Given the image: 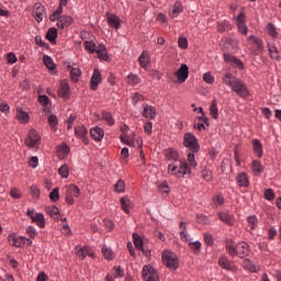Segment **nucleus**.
<instances>
[{
  "label": "nucleus",
  "instance_id": "obj_1",
  "mask_svg": "<svg viewBox=\"0 0 281 281\" xmlns=\"http://www.w3.org/2000/svg\"><path fill=\"white\" fill-rule=\"evenodd\" d=\"M224 85L226 87H229L231 90L238 95V98H243V100H247L249 95H251V92H249V88L247 87V83L241 81L239 78L235 77L231 72H226L224 77L222 78Z\"/></svg>",
  "mask_w": 281,
  "mask_h": 281
},
{
  "label": "nucleus",
  "instance_id": "obj_2",
  "mask_svg": "<svg viewBox=\"0 0 281 281\" xmlns=\"http://www.w3.org/2000/svg\"><path fill=\"white\" fill-rule=\"evenodd\" d=\"M226 251L232 258H247L249 256V244L247 241H239L237 245H234L233 239H226Z\"/></svg>",
  "mask_w": 281,
  "mask_h": 281
},
{
  "label": "nucleus",
  "instance_id": "obj_3",
  "mask_svg": "<svg viewBox=\"0 0 281 281\" xmlns=\"http://www.w3.org/2000/svg\"><path fill=\"white\" fill-rule=\"evenodd\" d=\"M168 172L175 175V177H178V179L186 177V175L192 173L190 167H188V161L186 160H179L175 164H170L168 166Z\"/></svg>",
  "mask_w": 281,
  "mask_h": 281
},
{
  "label": "nucleus",
  "instance_id": "obj_4",
  "mask_svg": "<svg viewBox=\"0 0 281 281\" xmlns=\"http://www.w3.org/2000/svg\"><path fill=\"white\" fill-rule=\"evenodd\" d=\"M246 45L255 56H258L265 52V43L262 42V38H259L255 35H249L246 38Z\"/></svg>",
  "mask_w": 281,
  "mask_h": 281
},
{
  "label": "nucleus",
  "instance_id": "obj_5",
  "mask_svg": "<svg viewBox=\"0 0 281 281\" xmlns=\"http://www.w3.org/2000/svg\"><path fill=\"white\" fill-rule=\"evenodd\" d=\"M162 263L171 271H177L179 269V257L170 250H165L162 252Z\"/></svg>",
  "mask_w": 281,
  "mask_h": 281
},
{
  "label": "nucleus",
  "instance_id": "obj_6",
  "mask_svg": "<svg viewBox=\"0 0 281 281\" xmlns=\"http://www.w3.org/2000/svg\"><path fill=\"white\" fill-rule=\"evenodd\" d=\"M180 229H182L180 232V238L181 240H183L184 243H189V247L190 249H192L193 254H199L201 251V241L196 240V241H192V239H190V236H188L187 233V227H186V223L181 222L180 223Z\"/></svg>",
  "mask_w": 281,
  "mask_h": 281
},
{
  "label": "nucleus",
  "instance_id": "obj_7",
  "mask_svg": "<svg viewBox=\"0 0 281 281\" xmlns=\"http://www.w3.org/2000/svg\"><path fill=\"white\" fill-rule=\"evenodd\" d=\"M183 146L184 148H189L191 153H199L201 150V146L199 145V139L192 133H187L183 136Z\"/></svg>",
  "mask_w": 281,
  "mask_h": 281
},
{
  "label": "nucleus",
  "instance_id": "obj_8",
  "mask_svg": "<svg viewBox=\"0 0 281 281\" xmlns=\"http://www.w3.org/2000/svg\"><path fill=\"white\" fill-rule=\"evenodd\" d=\"M66 190V198L65 201L68 203V205H74L76 203L75 199H78L80 196V188L76 184H68L65 187Z\"/></svg>",
  "mask_w": 281,
  "mask_h": 281
},
{
  "label": "nucleus",
  "instance_id": "obj_9",
  "mask_svg": "<svg viewBox=\"0 0 281 281\" xmlns=\"http://www.w3.org/2000/svg\"><path fill=\"white\" fill-rule=\"evenodd\" d=\"M24 144L29 148H38L41 146V135H38V132L36 130H30Z\"/></svg>",
  "mask_w": 281,
  "mask_h": 281
},
{
  "label": "nucleus",
  "instance_id": "obj_10",
  "mask_svg": "<svg viewBox=\"0 0 281 281\" xmlns=\"http://www.w3.org/2000/svg\"><path fill=\"white\" fill-rule=\"evenodd\" d=\"M26 216L31 217L32 223H35L41 229H45V215L36 213L34 209H27Z\"/></svg>",
  "mask_w": 281,
  "mask_h": 281
},
{
  "label": "nucleus",
  "instance_id": "obj_11",
  "mask_svg": "<svg viewBox=\"0 0 281 281\" xmlns=\"http://www.w3.org/2000/svg\"><path fill=\"white\" fill-rule=\"evenodd\" d=\"M235 23L239 34L247 36L249 29L247 27V15L245 12H239V14L235 18Z\"/></svg>",
  "mask_w": 281,
  "mask_h": 281
},
{
  "label": "nucleus",
  "instance_id": "obj_12",
  "mask_svg": "<svg viewBox=\"0 0 281 281\" xmlns=\"http://www.w3.org/2000/svg\"><path fill=\"white\" fill-rule=\"evenodd\" d=\"M143 278L145 281H159V274L151 266H145L143 268Z\"/></svg>",
  "mask_w": 281,
  "mask_h": 281
},
{
  "label": "nucleus",
  "instance_id": "obj_13",
  "mask_svg": "<svg viewBox=\"0 0 281 281\" xmlns=\"http://www.w3.org/2000/svg\"><path fill=\"white\" fill-rule=\"evenodd\" d=\"M33 12H34L35 21L37 23H41L43 19H45V16L47 15V12L45 11V7H43V4L40 2L34 4Z\"/></svg>",
  "mask_w": 281,
  "mask_h": 281
},
{
  "label": "nucleus",
  "instance_id": "obj_14",
  "mask_svg": "<svg viewBox=\"0 0 281 281\" xmlns=\"http://www.w3.org/2000/svg\"><path fill=\"white\" fill-rule=\"evenodd\" d=\"M218 265L222 269L226 271H236L237 267L234 265V261L229 260L227 256L222 255L218 259Z\"/></svg>",
  "mask_w": 281,
  "mask_h": 281
},
{
  "label": "nucleus",
  "instance_id": "obj_15",
  "mask_svg": "<svg viewBox=\"0 0 281 281\" xmlns=\"http://www.w3.org/2000/svg\"><path fill=\"white\" fill-rule=\"evenodd\" d=\"M176 76L178 78V82H180V85H183V82H186V80H188V77L190 76V69L188 68V65L182 64L176 72Z\"/></svg>",
  "mask_w": 281,
  "mask_h": 281
},
{
  "label": "nucleus",
  "instance_id": "obj_16",
  "mask_svg": "<svg viewBox=\"0 0 281 281\" xmlns=\"http://www.w3.org/2000/svg\"><path fill=\"white\" fill-rule=\"evenodd\" d=\"M100 82H102V74L95 68L90 79V89L92 91H98V85H100Z\"/></svg>",
  "mask_w": 281,
  "mask_h": 281
},
{
  "label": "nucleus",
  "instance_id": "obj_17",
  "mask_svg": "<svg viewBox=\"0 0 281 281\" xmlns=\"http://www.w3.org/2000/svg\"><path fill=\"white\" fill-rule=\"evenodd\" d=\"M71 93V90L69 88V83L67 82V80H63L59 85V89H58V95L59 98H64L65 100H67V98H69Z\"/></svg>",
  "mask_w": 281,
  "mask_h": 281
},
{
  "label": "nucleus",
  "instance_id": "obj_18",
  "mask_svg": "<svg viewBox=\"0 0 281 281\" xmlns=\"http://www.w3.org/2000/svg\"><path fill=\"white\" fill-rule=\"evenodd\" d=\"M89 134V131H87V127L85 125L75 127V135L79 139H82L83 144H89V139L87 138V135Z\"/></svg>",
  "mask_w": 281,
  "mask_h": 281
},
{
  "label": "nucleus",
  "instance_id": "obj_19",
  "mask_svg": "<svg viewBox=\"0 0 281 281\" xmlns=\"http://www.w3.org/2000/svg\"><path fill=\"white\" fill-rule=\"evenodd\" d=\"M74 23V18L71 15H61L57 20V27L58 30H65V27H69Z\"/></svg>",
  "mask_w": 281,
  "mask_h": 281
},
{
  "label": "nucleus",
  "instance_id": "obj_20",
  "mask_svg": "<svg viewBox=\"0 0 281 281\" xmlns=\"http://www.w3.org/2000/svg\"><path fill=\"white\" fill-rule=\"evenodd\" d=\"M217 216L220 221H222V223H225V225H228L229 227H234V223H236V218H234V215L225 212H220Z\"/></svg>",
  "mask_w": 281,
  "mask_h": 281
},
{
  "label": "nucleus",
  "instance_id": "obj_21",
  "mask_svg": "<svg viewBox=\"0 0 281 281\" xmlns=\"http://www.w3.org/2000/svg\"><path fill=\"white\" fill-rule=\"evenodd\" d=\"M142 115H143V117H147L149 120H155V117L157 116V111L155 110V106L144 104Z\"/></svg>",
  "mask_w": 281,
  "mask_h": 281
},
{
  "label": "nucleus",
  "instance_id": "obj_22",
  "mask_svg": "<svg viewBox=\"0 0 281 281\" xmlns=\"http://www.w3.org/2000/svg\"><path fill=\"white\" fill-rule=\"evenodd\" d=\"M90 137H92V139H94V142H102V139H104V130H102V127L91 128Z\"/></svg>",
  "mask_w": 281,
  "mask_h": 281
},
{
  "label": "nucleus",
  "instance_id": "obj_23",
  "mask_svg": "<svg viewBox=\"0 0 281 281\" xmlns=\"http://www.w3.org/2000/svg\"><path fill=\"white\" fill-rule=\"evenodd\" d=\"M108 23L110 27H113L114 30H120V27H122V20L116 14H110L108 16Z\"/></svg>",
  "mask_w": 281,
  "mask_h": 281
},
{
  "label": "nucleus",
  "instance_id": "obj_24",
  "mask_svg": "<svg viewBox=\"0 0 281 281\" xmlns=\"http://www.w3.org/2000/svg\"><path fill=\"white\" fill-rule=\"evenodd\" d=\"M269 56L272 60H280V52L278 50V46L276 44L268 42L267 44Z\"/></svg>",
  "mask_w": 281,
  "mask_h": 281
},
{
  "label": "nucleus",
  "instance_id": "obj_25",
  "mask_svg": "<svg viewBox=\"0 0 281 281\" xmlns=\"http://www.w3.org/2000/svg\"><path fill=\"white\" fill-rule=\"evenodd\" d=\"M9 243L13 247H23V245H25V237L24 236L10 235L9 236Z\"/></svg>",
  "mask_w": 281,
  "mask_h": 281
},
{
  "label": "nucleus",
  "instance_id": "obj_26",
  "mask_svg": "<svg viewBox=\"0 0 281 281\" xmlns=\"http://www.w3.org/2000/svg\"><path fill=\"white\" fill-rule=\"evenodd\" d=\"M94 54H98L99 60L108 63L109 53H106V46H104V44H99Z\"/></svg>",
  "mask_w": 281,
  "mask_h": 281
},
{
  "label": "nucleus",
  "instance_id": "obj_27",
  "mask_svg": "<svg viewBox=\"0 0 281 281\" xmlns=\"http://www.w3.org/2000/svg\"><path fill=\"white\" fill-rule=\"evenodd\" d=\"M252 150L256 157H258V159H262V143H260L258 138L252 139Z\"/></svg>",
  "mask_w": 281,
  "mask_h": 281
},
{
  "label": "nucleus",
  "instance_id": "obj_28",
  "mask_svg": "<svg viewBox=\"0 0 281 281\" xmlns=\"http://www.w3.org/2000/svg\"><path fill=\"white\" fill-rule=\"evenodd\" d=\"M67 67L72 82H78L80 80V76H82L80 68L71 67L69 65Z\"/></svg>",
  "mask_w": 281,
  "mask_h": 281
},
{
  "label": "nucleus",
  "instance_id": "obj_29",
  "mask_svg": "<svg viewBox=\"0 0 281 281\" xmlns=\"http://www.w3.org/2000/svg\"><path fill=\"white\" fill-rule=\"evenodd\" d=\"M236 181L239 186V188H249V178L247 177V173L240 172L236 177Z\"/></svg>",
  "mask_w": 281,
  "mask_h": 281
},
{
  "label": "nucleus",
  "instance_id": "obj_30",
  "mask_svg": "<svg viewBox=\"0 0 281 281\" xmlns=\"http://www.w3.org/2000/svg\"><path fill=\"white\" fill-rule=\"evenodd\" d=\"M251 170L254 175H256L257 177H260V175L265 172V167L262 166V162H260V160H252Z\"/></svg>",
  "mask_w": 281,
  "mask_h": 281
},
{
  "label": "nucleus",
  "instance_id": "obj_31",
  "mask_svg": "<svg viewBox=\"0 0 281 281\" xmlns=\"http://www.w3.org/2000/svg\"><path fill=\"white\" fill-rule=\"evenodd\" d=\"M181 12H183V4H181V2H176L171 12H169V16L171 19H177V16L181 14Z\"/></svg>",
  "mask_w": 281,
  "mask_h": 281
},
{
  "label": "nucleus",
  "instance_id": "obj_32",
  "mask_svg": "<svg viewBox=\"0 0 281 281\" xmlns=\"http://www.w3.org/2000/svg\"><path fill=\"white\" fill-rule=\"evenodd\" d=\"M209 111L213 120H216L218 117V101H216V99L212 100L211 105L209 106Z\"/></svg>",
  "mask_w": 281,
  "mask_h": 281
},
{
  "label": "nucleus",
  "instance_id": "obj_33",
  "mask_svg": "<svg viewBox=\"0 0 281 281\" xmlns=\"http://www.w3.org/2000/svg\"><path fill=\"white\" fill-rule=\"evenodd\" d=\"M126 82L131 87H136V85H139V82H142V78L138 75H135V74L131 72L126 77Z\"/></svg>",
  "mask_w": 281,
  "mask_h": 281
},
{
  "label": "nucleus",
  "instance_id": "obj_34",
  "mask_svg": "<svg viewBox=\"0 0 281 281\" xmlns=\"http://www.w3.org/2000/svg\"><path fill=\"white\" fill-rule=\"evenodd\" d=\"M241 267L246 270V271H250V273H257L258 272V268H256V265H254V262L249 259H244Z\"/></svg>",
  "mask_w": 281,
  "mask_h": 281
},
{
  "label": "nucleus",
  "instance_id": "obj_35",
  "mask_svg": "<svg viewBox=\"0 0 281 281\" xmlns=\"http://www.w3.org/2000/svg\"><path fill=\"white\" fill-rule=\"evenodd\" d=\"M15 117L21 122V124H27L30 122V115L21 109L16 110Z\"/></svg>",
  "mask_w": 281,
  "mask_h": 281
},
{
  "label": "nucleus",
  "instance_id": "obj_36",
  "mask_svg": "<svg viewBox=\"0 0 281 281\" xmlns=\"http://www.w3.org/2000/svg\"><path fill=\"white\" fill-rule=\"evenodd\" d=\"M46 214L50 215L52 218H55L56 221H58V218H60V210L57 209V206L53 205V206H46L45 207Z\"/></svg>",
  "mask_w": 281,
  "mask_h": 281
},
{
  "label": "nucleus",
  "instance_id": "obj_37",
  "mask_svg": "<svg viewBox=\"0 0 281 281\" xmlns=\"http://www.w3.org/2000/svg\"><path fill=\"white\" fill-rule=\"evenodd\" d=\"M102 256L105 258V260H113L115 258V254L113 252V249L111 247L103 245L101 249Z\"/></svg>",
  "mask_w": 281,
  "mask_h": 281
},
{
  "label": "nucleus",
  "instance_id": "obj_38",
  "mask_svg": "<svg viewBox=\"0 0 281 281\" xmlns=\"http://www.w3.org/2000/svg\"><path fill=\"white\" fill-rule=\"evenodd\" d=\"M224 60L225 63H233L234 65H237L239 69H243V61L240 59L236 58V56L224 54Z\"/></svg>",
  "mask_w": 281,
  "mask_h": 281
},
{
  "label": "nucleus",
  "instance_id": "obj_39",
  "mask_svg": "<svg viewBox=\"0 0 281 281\" xmlns=\"http://www.w3.org/2000/svg\"><path fill=\"white\" fill-rule=\"evenodd\" d=\"M83 47L86 52H89L90 54H95V52H98V45L93 41H85Z\"/></svg>",
  "mask_w": 281,
  "mask_h": 281
},
{
  "label": "nucleus",
  "instance_id": "obj_40",
  "mask_svg": "<svg viewBox=\"0 0 281 281\" xmlns=\"http://www.w3.org/2000/svg\"><path fill=\"white\" fill-rule=\"evenodd\" d=\"M46 38L49 43H56V38H58V30L56 27H50L46 33Z\"/></svg>",
  "mask_w": 281,
  "mask_h": 281
},
{
  "label": "nucleus",
  "instance_id": "obj_41",
  "mask_svg": "<svg viewBox=\"0 0 281 281\" xmlns=\"http://www.w3.org/2000/svg\"><path fill=\"white\" fill-rule=\"evenodd\" d=\"M63 3L59 2L58 8L53 12V14L49 16V21H52L53 23L58 21L60 19V16H63Z\"/></svg>",
  "mask_w": 281,
  "mask_h": 281
},
{
  "label": "nucleus",
  "instance_id": "obj_42",
  "mask_svg": "<svg viewBox=\"0 0 281 281\" xmlns=\"http://www.w3.org/2000/svg\"><path fill=\"white\" fill-rule=\"evenodd\" d=\"M138 63L143 69H148V65H150V57H148V55L145 53H142L138 57Z\"/></svg>",
  "mask_w": 281,
  "mask_h": 281
},
{
  "label": "nucleus",
  "instance_id": "obj_43",
  "mask_svg": "<svg viewBox=\"0 0 281 281\" xmlns=\"http://www.w3.org/2000/svg\"><path fill=\"white\" fill-rule=\"evenodd\" d=\"M43 63L45 67H47V69H49L50 71H54V69H56V64H54V59L49 55H45L43 57Z\"/></svg>",
  "mask_w": 281,
  "mask_h": 281
},
{
  "label": "nucleus",
  "instance_id": "obj_44",
  "mask_svg": "<svg viewBox=\"0 0 281 281\" xmlns=\"http://www.w3.org/2000/svg\"><path fill=\"white\" fill-rule=\"evenodd\" d=\"M57 172L61 179H69V166L67 164L59 167Z\"/></svg>",
  "mask_w": 281,
  "mask_h": 281
},
{
  "label": "nucleus",
  "instance_id": "obj_45",
  "mask_svg": "<svg viewBox=\"0 0 281 281\" xmlns=\"http://www.w3.org/2000/svg\"><path fill=\"white\" fill-rule=\"evenodd\" d=\"M121 207L125 214H128V212H131V200L128 199V196H123L121 199Z\"/></svg>",
  "mask_w": 281,
  "mask_h": 281
},
{
  "label": "nucleus",
  "instance_id": "obj_46",
  "mask_svg": "<svg viewBox=\"0 0 281 281\" xmlns=\"http://www.w3.org/2000/svg\"><path fill=\"white\" fill-rule=\"evenodd\" d=\"M76 255L80 260H85L87 256H93V252H89V248L85 247L77 249Z\"/></svg>",
  "mask_w": 281,
  "mask_h": 281
},
{
  "label": "nucleus",
  "instance_id": "obj_47",
  "mask_svg": "<svg viewBox=\"0 0 281 281\" xmlns=\"http://www.w3.org/2000/svg\"><path fill=\"white\" fill-rule=\"evenodd\" d=\"M166 157L169 160H172L176 162L179 161V153H177V150H175L172 148H169L166 150Z\"/></svg>",
  "mask_w": 281,
  "mask_h": 281
},
{
  "label": "nucleus",
  "instance_id": "obj_48",
  "mask_svg": "<svg viewBox=\"0 0 281 281\" xmlns=\"http://www.w3.org/2000/svg\"><path fill=\"white\" fill-rule=\"evenodd\" d=\"M246 221H247V223H248V225H249V227H250L251 231H254V229H256V227H258V223H259L258 216H256V215H249V216L246 218Z\"/></svg>",
  "mask_w": 281,
  "mask_h": 281
},
{
  "label": "nucleus",
  "instance_id": "obj_49",
  "mask_svg": "<svg viewBox=\"0 0 281 281\" xmlns=\"http://www.w3.org/2000/svg\"><path fill=\"white\" fill-rule=\"evenodd\" d=\"M101 117L106 122L108 126H113V124H115V119H113V114L110 112H102Z\"/></svg>",
  "mask_w": 281,
  "mask_h": 281
},
{
  "label": "nucleus",
  "instance_id": "obj_50",
  "mask_svg": "<svg viewBox=\"0 0 281 281\" xmlns=\"http://www.w3.org/2000/svg\"><path fill=\"white\" fill-rule=\"evenodd\" d=\"M120 139H121L122 144H125L126 146H130V147L135 146V140H133V138L131 136H128L127 134H122L120 136Z\"/></svg>",
  "mask_w": 281,
  "mask_h": 281
},
{
  "label": "nucleus",
  "instance_id": "obj_51",
  "mask_svg": "<svg viewBox=\"0 0 281 281\" xmlns=\"http://www.w3.org/2000/svg\"><path fill=\"white\" fill-rule=\"evenodd\" d=\"M133 239L136 249H144V239H142L140 236L137 235V233L133 234Z\"/></svg>",
  "mask_w": 281,
  "mask_h": 281
},
{
  "label": "nucleus",
  "instance_id": "obj_52",
  "mask_svg": "<svg viewBox=\"0 0 281 281\" xmlns=\"http://www.w3.org/2000/svg\"><path fill=\"white\" fill-rule=\"evenodd\" d=\"M267 30H268L269 36H272V38L278 37V29H276V25L273 23L269 22L267 24Z\"/></svg>",
  "mask_w": 281,
  "mask_h": 281
},
{
  "label": "nucleus",
  "instance_id": "obj_53",
  "mask_svg": "<svg viewBox=\"0 0 281 281\" xmlns=\"http://www.w3.org/2000/svg\"><path fill=\"white\" fill-rule=\"evenodd\" d=\"M196 153H194V151H191V153H189L188 154V168H196V166H198V164H196V159L194 158V155H195Z\"/></svg>",
  "mask_w": 281,
  "mask_h": 281
},
{
  "label": "nucleus",
  "instance_id": "obj_54",
  "mask_svg": "<svg viewBox=\"0 0 281 281\" xmlns=\"http://www.w3.org/2000/svg\"><path fill=\"white\" fill-rule=\"evenodd\" d=\"M124 190H126V184L124 183V180H117V182L114 184V191L120 194L124 192Z\"/></svg>",
  "mask_w": 281,
  "mask_h": 281
},
{
  "label": "nucleus",
  "instance_id": "obj_55",
  "mask_svg": "<svg viewBox=\"0 0 281 281\" xmlns=\"http://www.w3.org/2000/svg\"><path fill=\"white\" fill-rule=\"evenodd\" d=\"M263 199H266V201H273V199H276V192H273V189H266L263 192Z\"/></svg>",
  "mask_w": 281,
  "mask_h": 281
},
{
  "label": "nucleus",
  "instance_id": "obj_56",
  "mask_svg": "<svg viewBox=\"0 0 281 281\" xmlns=\"http://www.w3.org/2000/svg\"><path fill=\"white\" fill-rule=\"evenodd\" d=\"M48 124L54 131H56V127L58 126V117L54 114H50L48 116Z\"/></svg>",
  "mask_w": 281,
  "mask_h": 281
},
{
  "label": "nucleus",
  "instance_id": "obj_57",
  "mask_svg": "<svg viewBox=\"0 0 281 281\" xmlns=\"http://www.w3.org/2000/svg\"><path fill=\"white\" fill-rule=\"evenodd\" d=\"M113 276L114 278H124V269H122V266L113 267Z\"/></svg>",
  "mask_w": 281,
  "mask_h": 281
},
{
  "label": "nucleus",
  "instance_id": "obj_58",
  "mask_svg": "<svg viewBox=\"0 0 281 281\" xmlns=\"http://www.w3.org/2000/svg\"><path fill=\"white\" fill-rule=\"evenodd\" d=\"M203 80L206 82V85H214V76H212V72L210 71L203 75Z\"/></svg>",
  "mask_w": 281,
  "mask_h": 281
},
{
  "label": "nucleus",
  "instance_id": "obj_59",
  "mask_svg": "<svg viewBox=\"0 0 281 281\" xmlns=\"http://www.w3.org/2000/svg\"><path fill=\"white\" fill-rule=\"evenodd\" d=\"M50 201H59L60 194L58 193V188L53 189V191L49 193Z\"/></svg>",
  "mask_w": 281,
  "mask_h": 281
},
{
  "label": "nucleus",
  "instance_id": "obj_60",
  "mask_svg": "<svg viewBox=\"0 0 281 281\" xmlns=\"http://www.w3.org/2000/svg\"><path fill=\"white\" fill-rule=\"evenodd\" d=\"M35 45H37L38 47H49V45H47V43L43 41V36L41 35L35 36Z\"/></svg>",
  "mask_w": 281,
  "mask_h": 281
},
{
  "label": "nucleus",
  "instance_id": "obj_61",
  "mask_svg": "<svg viewBox=\"0 0 281 281\" xmlns=\"http://www.w3.org/2000/svg\"><path fill=\"white\" fill-rule=\"evenodd\" d=\"M223 203H225V198H223V195L218 194L213 196V204L218 206V205H223Z\"/></svg>",
  "mask_w": 281,
  "mask_h": 281
},
{
  "label": "nucleus",
  "instance_id": "obj_62",
  "mask_svg": "<svg viewBox=\"0 0 281 281\" xmlns=\"http://www.w3.org/2000/svg\"><path fill=\"white\" fill-rule=\"evenodd\" d=\"M26 234L30 236V238H36V236H38V233L34 226H29L26 228Z\"/></svg>",
  "mask_w": 281,
  "mask_h": 281
},
{
  "label": "nucleus",
  "instance_id": "obj_63",
  "mask_svg": "<svg viewBox=\"0 0 281 281\" xmlns=\"http://www.w3.org/2000/svg\"><path fill=\"white\" fill-rule=\"evenodd\" d=\"M31 195L34 196V199H38L41 196V190H38V187L32 186L30 188Z\"/></svg>",
  "mask_w": 281,
  "mask_h": 281
},
{
  "label": "nucleus",
  "instance_id": "obj_64",
  "mask_svg": "<svg viewBox=\"0 0 281 281\" xmlns=\"http://www.w3.org/2000/svg\"><path fill=\"white\" fill-rule=\"evenodd\" d=\"M202 178L204 179V181H212V170L204 169L202 171Z\"/></svg>",
  "mask_w": 281,
  "mask_h": 281
}]
</instances>
